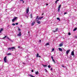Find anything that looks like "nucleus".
<instances>
[{"mask_svg": "<svg viewBox=\"0 0 77 77\" xmlns=\"http://www.w3.org/2000/svg\"><path fill=\"white\" fill-rule=\"evenodd\" d=\"M62 67H63L64 68L65 67V66L63 65L62 66Z\"/></svg>", "mask_w": 77, "mask_h": 77, "instance_id": "nucleus-42", "label": "nucleus"}, {"mask_svg": "<svg viewBox=\"0 0 77 77\" xmlns=\"http://www.w3.org/2000/svg\"><path fill=\"white\" fill-rule=\"evenodd\" d=\"M54 48H53L52 49V51H54Z\"/></svg>", "mask_w": 77, "mask_h": 77, "instance_id": "nucleus-41", "label": "nucleus"}, {"mask_svg": "<svg viewBox=\"0 0 77 77\" xmlns=\"http://www.w3.org/2000/svg\"><path fill=\"white\" fill-rule=\"evenodd\" d=\"M44 15V14H42V15Z\"/></svg>", "mask_w": 77, "mask_h": 77, "instance_id": "nucleus-53", "label": "nucleus"}, {"mask_svg": "<svg viewBox=\"0 0 77 77\" xmlns=\"http://www.w3.org/2000/svg\"><path fill=\"white\" fill-rule=\"evenodd\" d=\"M45 70L46 72H47V69H45Z\"/></svg>", "mask_w": 77, "mask_h": 77, "instance_id": "nucleus-39", "label": "nucleus"}, {"mask_svg": "<svg viewBox=\"0 0 77 77\" xmlns=\"http://www.w3.org/2000/svg\"><path fill=\"white\" fill-rule=\"evenodd\" d=\"M52 61H53L54 63H55V61H54V59H53Z\"/></svg>", "mask_w": 77, "mask_h": 77, "instance_id": "nucleus-19", "label": "nucleus"}, {"mask_svg": "<svg viewBox=\"0 0 77 77\" xmlns=\"http://www.w3.org/2000/svg\"><path fill=\"white\" fill-rule=\"evenodd\" d=\"M38 57H41V56H38Z\"/></svg>", "mask_w": 77, "mask_h": 77, "instance_id": "nucleus-46", "label": "nucleus"}, {"mask_svg": "<svg viewBox=\"0 0 77 77\" xmlns=\"http://www.w3.org/2000/svg\"><path fill=\"white\" fill-rule=\"evenodd\" d=\"M39 57V54H37L36 57Z\"/></svg>", "mask_w": 77, "mask_h": 77, "instance_id": "nucleus-16", "label": "nucleus"}, {"mask_svg": "<svg viewBox=\"0 0 77 77\" xmlns=\"http://www.w3.org/2000/svg\"><path fill=\"white\" fill-rule=\"evenodd\" d=\"M57 30H58V28L56 29V32H57Z\"/></svg>", "mask_w": 77, "mask_h": 77, "instance_id": "nucleus-30", "label": "nucleus"}, {"mask_svg": "<svg viewBox=\"0 0 77 77\" xmlns=\"http://www.w3.org/2000/svg\"><path fill=\"white\" fill-rule=\"evenodd\" d=\"M15 47H12L11 48H8V50H12V51H13L14 50L13 49H15Z\"/></svg>", "mask_w": 77, "mask_h": 77, "instance_id": "nucleus-1", "label": "nucleus"}, {"mask_svg": "<svg viewBox=\"0 0 77 77\" xmlns=\"http://www.w3.org/2000/svg\"><path fill=\"white\" fill-rule=\"evenodd\" d=\"M18 48H20V46H18Z\"/></svg>", "mask_w": 77, "mask_h": 77, "instance_id": "nucleus-44", "label": "nucleus"}, {"mask_svg": "<svg viewBox=\"0 0 77 77\" xmlns=\"http://www.w3.org/2000/svg\"><path fill=\"white\" fill-rule=\"evenodd\" d=\"M12 26H15V23H13L12 24Z\"/></svg>", "mask_w": 77, "mask_h": 77, "instance_id": "nucleus-26", "label": "nucleus"}, {"mask_svg": "<svg viewBox=\"0 0 77 77\" xmlns=\"http://www.w3.org/2000/svg\"><path fill=\"white\" fill-rule=\"evenodd\" d=\"M30 15L31 17V18H32V14H31Z\"/></svg>", "mask_w": 77, "mask_h": 77, "instance_id": "nucleus-17", "label": "nucleus"}, {"mask_svg": "<svg viewBox=\"0 0 77 77\" xmlns=\"http://www.w3.org/2000/svg\"><path fill=\"white\" fill-rule=\"evenodd\" d=\"M58 1L57 0L56 1H55V3L56 4V3H57V2Z\"/></svg>", "mask_w": 77, "mask_h": 77, "instance_id": "nucleus-31", "label": "nucleus"}, {"mask_svg": "<svg viewBox=\"0 0 77 77\" xmlns=\"http://www.w3.org/2000/svg\"><path fill=\"white\" fill-rule=\"evenodd\" d=\"M43 66L45 67H47V65H43Z\"/></svg>", "mask_w": 77, "mask_h": 77, "instance_id": "nucleus-21", "label": "nucleus"}, {"mask_svg": "<svg viewBox=\"0 0 77 77\" xmlns=\"http://www.w3.org/2000/svg\"><path fill=\"white\" fill-rule=\"evenodd\" d=\"M51 70H52V68H51Z\"/></svg>", "mask_w": 77, "mask_h": 77, "instance_id": "nucleus-52", "label": "nucleus"}, {"mask_svg": "<svg viewBox=\"0 0 77 77\" xmlns=\"http://www.w3.org/2000/svg\"><path fill=\"white\" fill-rule=\"evenodd\" d=\"M63 45V44H61L59 46L60 47H62V46Z\"/></svg>", "mask_w": 77, "mask_h": 77, "instance_id": "nucleus-15", "label": "nucleus"}, {"mask_svg": "<svg viewBox=\"0 0 77 77\" xmlns=\"http://www.w3.org/2000/svg\"><path fill=\"white\" fill-rule=\"evenodd\" d=\"M59 50L60 51H62V49L61 48H58Z\"/></svg>", "mask_w": 77, "mask_h": 77, "instance_id": "nucleus-10", "label": "nucleus"}, {"mask_svg": "<svg viewBox=\"0 0 77 77\" xmlns=\"http://www.w3.org/2000/svg\"><path fill=\"white\" fill-rule=\"evenodd\" d=\"M29 11V8H26V14H28V13Z\"/></svg>", "mask_w": 77, "mask_h": 77, "instance_id": "nucleus-5", "label": "nucleus"}, {"mask_svg": "<svg viewBox=\"0 0 77 77\" xmlns=\"http://www.w3.org/2000/svg\"><path fill=\"white\" fill-rule=\"evenodd\" d=\"M7 55H11V53H9L7 54Z\"/></svg>", "mask_w": 77, "mask_h": 77, "instance_id": "nucleus-18", "label": "nucleus"}, {"mask_svg": "<svg viewBox=\"0 0 77 77\" xmlns=\"http://www.w3.org/2000/svg\"><path fill=\"white\" fill-rule=\"evenodd\" d=\"M69 51H70V50H68L67 51H66V54H68Z\"/></svg>", "mask_w": 77, "mask_h": 77, "instance_id": "nucleus-7", "label": "nucleus"}, {"mask_svg": "<svg viewBox=\"0 0 77 77\" xmlns=\"http://www.w3.org/2000/svg\"><path fill=\"white\" fill-rule=\"evenodd\" d=\"M57 1L58 2V1H59V0H57Z\"/></svg>", "mask_w": 77, "mask_h": 77, "instance_id": "nucleus-48", "label": "nucleus"}, {"mask_svg": "<svg viewBox=\"0 0 77 77\" xmlns=\"http://www.w3.org/2000/svg\"><path fill=\"white\" fill-rule=\"evenodd\" d=\"M51 58H52V60H53V56H51Z\"/></svg>", "mask_w": 77, "mask_h": 77, "instance_id": "nucleus-35", "label": "nucleus"}, {"mask_svg": "<svg viewBox=\"0 0 77 77\" xmlns=\"http://www.w3.org/2000/svg\"><path fill=\"white\" fill-rule=\"evenodd\" d=\"M36 21L38 24H41V22L39 21L38 20H36Z\"/></svg>", "mask_w": 77, "mask_h": 77, "instance_id": "nucleus-6", "label": "nucleus"}, {"mask_svg": "<svg viewBox=\"0 0 77 77\" xmlns=\"http://www.w3.org/2000/svg\"><path fill=\"white\" fill-rule=\"evenodd\" d=\"M53 32H54V33L57 32L56 31H53Z\"/></svg>", "mask_w": 77, "mask_h": 77, "instance_id": "nucleus-33", "label": "nucleus"}, {"mask_svg": "<svg viewBox=\"0 0 77 77\" xmlns=\"http://www.w3.org/2000/svg\"><path fill=\"white\" fill-rule=\"evenodd\" d=\"M68 35H71V33L70 32H69Z\"/></svg>", "mask_w": 77, "mask_h": 77, "instance_id": "nucleus-29", "label": "nucleus"}, {"mask_svg": "<svg viewBox=\"0 0 77 77\" xmlns=\"http://www.w3.org/2000/svg\"><path fill=\"white\" fill-rule=\"evenodd\" d=\"M35 23V21H34L32 23L31 26H33Z\"/></svg>", "mask_w": 77, "mask_h": 77, "instance_id": "nucleus-8", "label": "nucleus"}, {"mask_svg": "<svg viewBox=\"0 0 77 77\" xmlns=\"http://www.w3.org/2000/svg\"><path fill=\"white\" fill-rule=\"evenodd\" d=\"M67 14V13L65 12V13H64V15H65V14Z\"/></svg>", "mask_w": 77, "mask_h": 77, "instance_id": "nucleus-32", "label": "nucleus"}, {"mask_svg": "<svg viewBox=\"0 0 77 77\" xmlns=\"http://www.w3.org/2000/svg\"><path fill=\"white\" fill-rule=\"evenodd\" d=\"M4 62L5 63H7V58H6V57H5L4 58Z\"/></svg>", "mask_w": 77, "mask_h": 77, "instance_id": "nucleus-2", "label": "nucleus"}, {"mask_svg": "<svg viewBox=\"0 0 77 77\" xmlns=\"http://www.w3.org/2000/svg\"><path fill=\"white\" fill-rule=\"evenodd\" d=\"M23 3H24V1H23Z\"/></svg>", "mask_w": 77, "mask_h": 77, "instance_id": "nucleus-45", "label": "nucleus"}, {"mask_svg": "<svg viewBox=\"0 0 77 77\" xmlns=\"http://www.w3.org/2000/svg\"><path fill=\"white\" fill-rule=\"evenodd\" d=\"M49 45V43H48L46 44V45Z\"/></svg>", "mask_w": 77, "mask_h": 77, "instance_id": "nucleus-20", "label": "nucleus"}, {"mask_svg": "<svg viewBox=\"0 0 77 77\" xmlns=\"http://www.w3.org/2000/svg\"><path fill=\"white\" fill-rule=\"evenodd\" d=\"M15 24L16 25H18V23H15Z\"/></svg>", "mask_w": 77, "mask_h": 77, "instance_id": "nucleus-34", "label": "nucleus"}, {"mask_svg": "<svg viewBox=\"0 0 77 77\" xmlns=\"http://www.w3.org/2000/svg\"><path fill=\"white\" fill-rule=\"evenodd\" d=\"M6 37H7V36H6L4 37L2 39H5V38H6Z\"/></svg>", "mask_w": 77, "mask_h": 77, "instance_id": "nucleus-25", "label": "nucleus"}, {"mask_svg": "<svg viewBox=\"0 0 77 77\" xmlns=\"http://www.w3.org/2000/svg\"><path fill=\"white\" fill-rule=\"evenodd\" d=\"M39 42H41V40H39Z\"/></svg>", "mask_w": 77, "mask_h": 77, "instance_id": "nucleus-37", "label": "nucleus"}, {"mask_svg": "<svg viewBox=\"0 0 77 77\" xmlns=\"http://www.w3.org/2000/svg\"><path fill=\"white\" fill-rule=\"evenodd\" d=\"M35 72V74H38V71H37L36 72Z\"/></svg>", "mask_w": 77, "mask_h": 77, "instance_id": "nucleus-23", "label": "nucleus"}, {"mask_svg": "<svg viewBox=\"0 0 77 77\" xmlns=\"http://www.w3.org/2000/svg\"><path fill=\"white\" fill-rule=\"evenodd\" d=\"M8 27H9V25H8Z\"/></svg>", "mask_w": 77, "mask_h": 77, "instance_id": "nucleus-51", "label": "nucleus"}, {"mask_svg": "<svg viewBox=\"0 0 77 77\" xmlns=\"http://www.w3.org/2000/svg\"><path fill=\"white\" fill-rule=\"evenodd\" d=\"M77 30V28H75L73 29V31H75V30Z\"/></svg>", "mask_w": 77, "mask_h": 77, "instance_id": "nucleus-14", "label": "nucleus"}, {"mask_svg": "<svg viewBox=\"0 0 77 77\" xmlns=\"http://www.w3.org/2000/svg\"><path fill=\"white\" fill-rule=\"evenodd\" d=\"M30 75V76L31 77H33V76L32 75Z\"/></svg>", "mask_w": 77, "mask_h": 77, "instance_id": "nucleus-27", "label": "nucleus"}, {"mask_svg": "<svg viewBox=\"0 0 77 77\" xmlns=\"http://www.w3.org/2000/svg\"><path fill=\"white\" fill-rule=\"evenodd\" d=\"M18 18L17 17H15L12 20V22H13L14 21H15L16 20H17V18Z\"/></svg>", "mask_w": 77, "mask_h": 77, "instance_id": "nucleus-4", "label": "nucleus"}, {"mask_svg": "<svg viewBox=\"0 0 77 77\" xmlns=\"http://www.w3.org/2000/svg\"><path fill=\"white\" fill-rule=\"evenodd\" d=\"M61 8V5H59L58 7V8L60 9Z\"/></svg>", "mask_w": 77, "mask_h": 77, "instance_id": "nucleus-13", "label": "nucleus"}, {"mask_svg": "<svg viewBox=\"0 0 77 77\" xmlns=\"http://www.w3.org/2000/svg\"><path fill=\"white\" fill-rule=\"evenodd\" d=\"M3 30V29L2 28H1L0 29V33H1L2 32Z\"/></svg>", "mask_w": 77, "mask_h": 77, "instance_id": "nucleus-11", "label": "nucleus"}, {"mask_svg": "<svg viewBox=\"0 0 77 77\" xmlns=\"http://www.w3.org/2000/svg\"><path fill=\"white\" fill-rule=\"evenodd\" d=\"M23 63V64H24H24H25V63Z\"/></svg>", "mask_w": 77, "mask_h": 77, "instance_id": "nucleus-47", "label": "nucleus"}, {"mask_svg": "<svg viewBox=\"0 0 77 77\" xmlns=\"http://www.w3.org/2000/svg\"><path fill=\"white\" fill-rule=\"evenodd\" d=\"M18 30H19V31H21V29H19Z\"/></svg>", "mask_w": 77, "mask_h": 77, "instance_id": "nucleus-38", "label": "nucleus"}, {"mask_svg": "<svg viewBox=\"0 0 77 77\" xmlns=\"http://www.w3.org/2000/svg\"><path fill=\"white\" fill-rule=\"evenodd\" d=\"M57 20H59V21H60V18H59V17H57Z\"/></svg>", "mask_w": 77, "mask_h": 77, "instance_id": "nucleus-22", "label": "nucleus"}, {"mask_svg": "<svg viewBox=\"0 0 77 77\" xmlns=\"http://www.w3.org/2000/svg\"><path fill=\"white\" fill-rule=\"evenodd\" d=\"M71 55H72V56H74V51H73L72 52Z\"/></svg>", "mask_w": 77, "mask_h": 77, "instance_id": "nucleus-9", "label": "nucleus"}, {"mask_svg": "<svg viewBox=\"0 0 77 77\" xmlns=\"http://www.w3.org/2000/svg\"><path fill=\"white\" fill-rule=\"evenodd\" d=\"M42 18H43V17H39L38 18V20H41V19H42Z\"/></svg>", "mask_w": 77, "mask_h": 77, "instance_id": "nucleus-12", "label": "nucleus"}, {"mask_svg": "<svg viewBox=\"0 0 77 77\" xmlns=\"http://www.w3.org/2000/svg\"><path fill=\"white\" fill-rule=\"evenodd\" d=\"M60 11V8H58V12H59Z\"/></svg>", "mask_w": 77, "mask_h": 77, "instance_id": "nucleus-28", "label": "nucleus"}, {"mask_svg": "<svg viewBox=\"0 0 77 77\" xmlns=\"http://www.w3.org/2000/svg\"><path fill=\"white\" fill-rule=\"evenodd\" d=\"M46 5H48V4H46Z\"/></svg>", "mask_w": 77, "mask_h": 77, "instance_id": "nucleus-49", "label": "nucleus"}, {"mask_svg": "<svg viewBox=\"0 0 77 77\" xmlns=\"http://www.w3.org/2000/svg\"><path fill=\"white\" fill-rule=\"evenodd\" d=\"M48 68H51V66H50V65L48 66Z\"/></svg>", "mask_w": 77, "mask_h": 77, "instance_id": "nucleus-24", "label": "nucleus"}, {"mask_svg": "<svg viewBox=\"0 0 77 77\" xmlns=\"http://www.w3.org/2000/svg\"><path fill=\"white\" fill-rule=\"evenodd\" d=\"M19 33L17 34V36H21V32H19Z\"/></svg>", "mask_w": 77, "mask_h": 77, "instance_id": "nucleus-3", "label": "nucleus"}, {"mask_svg": "<svg viewBox=\"0 0 77 77\" xmlns=\"http://www.w3.org/2000/svg\"><path fill=\"white\" fill-rule=\"evenodd\" d=\"M7 38H8V39H9V40H10V39H9V37H7Z\"/></svg>", "mask_w": 77, "mask_h": 77, "instance_id": "nucleus-36", "label": "nucleus"}, {"mask_svg": "<svg viewBox=\"0 0 77 77\" xmlns=\"http://www.w3.org/2000/svg\"><path fill=\"white\" fill-rule=\"evenodd\" d=\"M32 72H33V70H32Z\"/></svg>", "mask_w": 77, "mask_h": 77, "instance_id": "nucleus-43", "label": "nucleus"}, {"mask_svg": "<svg viewBox=\"0 0 77 77\" xmlns=\"http://www.w3.org/2000/svg\"><path fill=\"white\" fill-rule=\"evenodd\" d=\"M20 1H23V0H21Z\"/></svg>", "mask_w": 77, "mask_h": 77, "instance_id": "nucleus-50", "label": "nucleus"}, {"mask_svg": "<svg viewBox=\"0 0 77 77\" xmlns=\"http://www.w3.org/2000/svg\"><path fill=\"white\" fill-rule=\"evenodd\" d=\"M38 16H37V17L36 19H38Z\"/></svg>", "mask_w": 77, "mask_h": 77, "instance_id": "nucleus-40", "label": "nucleus"}, {"mask_svg": "<svg viewBox=\"0 0 77 77\" xmlns=\"http://www.w3.org/2000/svg\"><path fill=\"white\" fill-rule=\"evenodd\" d=\"M21 26H22V25H21Z\"/></svg>", "mask_w": 77, "mask_h": 77, "instance_id": "nucleus-54", "label": "nucleus"}]
</instances>
